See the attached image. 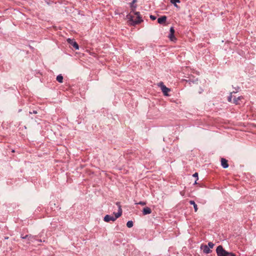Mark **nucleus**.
Segmentation results:
<instances>
[{
	"instance_id": "7ed1b4c3",
	"label": "nucleus",
	"mask_w": 256,
	"mask_h": 256,
	"mask_svg": "<svg viewBox=\"0 0 256 256\" xmlns=\"http://www.w3.org/2000/svg\"><path fill=\"white\" fill-rule=\"evenodd\" d=\"M216 252L218 256H236L234 254L226 251L221 245L216 248Z\"/></svg>"
},
{
	"instance_id": "2eb2a0df",
	"label": "nucleus",
	"mask_w": 256,
	"mask_h": 256,
	"mask_svg": "<svg viewBox=\"0 0 256 256\" xmlns=\"http://www.w3.org/2000/svg\"><path fill=\"white\" fill-rule=\"evenodd\" d=\"M170 2L172 4L176 7L178 8V6L176 4V3H180V0H170Z\"/></svg>"
},
{
	"instance_id": "dca6fc26",
	"label": "nucleus",
	"mask_w": 256,
	"mask_h": 256,
	"mask_svg": "<svg viewBox=\"0 0 256 256\" xmlns=\"http://www.w3.org/2000/svg\"><path fill=\"white\" fill-rule=\"evenodd\" d=\"M133 225H134V223H133L132 221V220H129L126 223V226L128 228H130L132 227Z\"/></svg>"
},
{
	"instance_id": "a211bd4d",
	"label": "nucleus",
	"mask_w": 256,
	"mask_h": 256,
	"mask_svg": "<svg viewBox=\"0 0 256 256\" xmlns=\"http://www.w3.org/2000/svg\"><path fill=\"white\" fill-rule=\"evenodd\" d=\"M208 247L210 248H213L214 246V244L212 242H209L208 243Z\"/></svg>"
},
{
	"instance_id": "39448f33",
	"label": "nucleus",
	"mask_w": 256,
	"mask_h": 256,
	"mask_svg": "<svg viewBox=\"0 0 256 256\" xmlns=\"http://www.w3.org/2000/svg\"><path fill=\"white\" fill-rule=\"evenodd\" d=\"M159 86L160 87L164 94L166 96H168V92L170 91V89L166 87L162 82L160 83Z\"/></svg>"
},
{
	"instance_id": "20e7f679",
	"label": "nucleus",
	"mask_w": 256,
	"mask_h": 256,
	"mask_svg": "<svg viewBox=\"0 0 256 256\" xmlns=\"http://www.w3.org/2000/svg\"><path fill=\"white\" fill-rule=\"evenodd\" d=\"M233 92H231L230 96L228 98V100L229 102H232L236 105L240 104L242 103V100L244 98L242 96L236 97L234 96Z\"/></svg>"
},
{
	"instance_id": "f8f14e48",
	"label": "nucleus",
	"mask_w": 256,
	"mask_h": 256,
	"mask_svg": "<svg viewBox=\"0 0 256 256\" xmlns=\"http://www.w3.org/2000/svg\"><path fill=\"white\" fill-rule=\"evenodd\" d=\"M166 16H162L158 19V22L160 24H162L166 22Z\"/></svg>"
},
{
	"instance_id": "f03ea898",
	"label": "nucleus",
	"mask_w": 256,
	"mask_h": 256,
	"mask_svg": "<svg viewBox=\"0 0 256 256\" xmlns=\"http://www.w3.org/2000/svg\"><path fill=\"white\" fill-rule=\"evenodd\" d=\"M134 15L130 14L128 16L130 20L132 22L133 25L138 24L142 22L139 12H133Z\"/></svg>"
},
{
	"instance_id": "423d86ee",
	"label": "nucleus",
	"mask_w": 256,
	"mask_h": 256,
	"mask_svg": "<svg viewBox=\"0 0 256 256\" xmlns=\"http://www.w3.org/2000/svg\"><path fill=\"white\" fill-rule=\"evenodd\" d=\"M67 42L68 44H70L76 50L79 49V46L77 42L74 40L70 38H68Z\"/></svg>"
},
{
	"instance_id": "0eeeda50",
	"label": "nucleus",
	"mask_w": 256,
	"mask_h": 256,
	"mask_svg": "<svg viewBox=\"0 0 256 256\" xmlns=\"http://www.w3.org/2000/svg\"><path fill=\"white\" fill-rule=\"evenodd\" d=\"M174 28L173 27H171L170 28V33L168 36V38L171 41H175L176 40V38L174 36Z\"/></svg>"
},
{
	"instance_id": "f3484780",
	"label": "nucleus",
	"mask_w": 256,
	"mask_h": 256,
	"mask_svg": "<svg viewBox=\"0 0 256 256\" xmlns=\"http://www.w3.org/2000/svg\"><path fill=\"white\" fill-rule=\"evenodd\" d=\"M140 204V205H142V206H145L146 205V202H136L135 204Z\"/></svg>"
},
{
	"instance_id": "4468645a",
	"label": "nucleus",
	"mask_w": 256,
	"mask_h": 256,
	"mask_svg": "<svg viewBox=\"0 0 256 256\" xmlns=\"http://www.w3.org/2000/svg\"><path fill=\"white\" fill-rule=\"evenodd\" d=\"M56 80L60 83L63 82V76L62 74H59L56 76Z\"/></svg>"
},
{
	"instance_id": "ddd939ff",
	"label": "nucleus",
	"mask_w": 256,
	"mask_h": 256,
	"mask_svg": "<svg viewBox=\"0 0 256 256\" xmlns=\"http://www.w3.org/2000/svg\"><path fill=\"white\" fill-rule=\"evenodd\" d=\"M190 204L192 205H193V206L194 209V212H196L198 211V208L196 204L195 203V202L194 200H190Z\"/></svg>"
},
{
	"instance_id": "6e6552de",
	"label": "nucleus",
	"mask_w": 256,
	"mask_h": 256,
	"mask_svg": "<svg viewBox=\"0 0 256 256\" xmlns=\"http://www.w3.org/2000/svg\"><path fill=\"white\" fill-rule=\"evenodd\" d=\"M200 248L203 250V252L205 254H208L212 252V250L207 245L202 246Z\"/></svg>"
},
{
	"instance_id": "f257e3e1",
	"label": "nucleus",
	"mask_w": 256,
	"mask_h": 256,
	"mask_svg": "<svg viewBox=\"0 0 256 256\" xmlns=\"http://www.w3.org/2000/svg\"><path fill=\"white\" fill-rule=\"evenodd\" d=\"M116 205H118V212L116 213H114V216L106 214L104 217V219L106 222H109L110 221L114 222L120 216H122V209L121 208V206L120 205V202H116Z\"/></svg>"
},
{
	"instance_id": "9d476101",
	"label": "nucleus",
	"mask_w": 256,
	"mask_h": 256,
	"mask_svg": "<svg viewBox=\"0 0 256 256\" xmlns=\"http://www.w3.org/2000/svg\"><path fill=\"white\" fill-rule=\"evenodd\" d=\"M221 165L224 168H228V160L224 158H221Z\"/></svg>"
},
{
	"instance_id": "aec40b11",
	"label": "nucleus",
	"mask_w": 256,
	"mask_h": 256,
	"mask_svg": "<svg viewBox=\"0 0 256 256\" xmlns=\"http://www.w3.org/2000/svg\"><path fill=\"white\" fill-rule=\"evenodd\" d=\"M150 18L152 20H155L156 19V16L153 15H150Z\"/></svg>"
},
{
	"instance_id": "5701e85b",
	"label": "nucleus",
	"mask_w": 256,
	"mask_h": 256,
	"mask_svg": "<svg viewBox=\"0 0 256 256\" xmlns=\"http://www.w3.org/2000/svg\"><path fill=\"white\" fill-rule=\"evenodd\" d=\"M254 252H256V250Z\"/></svg>"
},
{
	"instance_id": "4be33fe9",
	"label": "nucleus",
	"mask_w": 256,
	"mask_h": 256,
	"mask_svg": "<svg viewBox=\"0 0 256 256\" xmlns=\"http://www.w3.org/2000/svg\"><path fill=\"white\" fill-rule=\"evenodd\" d=\"M26 236H26L25 237H22V238H25Z\"/></svg>"
},
{
	"instance_id": "1a4fd4ad",
	"label": "nucleus",
	"mask_w": 256,
	"mask_h": 256,
	"mask_svg": "<svg viewBox=\"0 0 256 256\" xmlns=\"http://www.w3.org/2000/svg\"><path fill=\"white\" fill-rule=\"evenodd\" d=\"M136 2V0H133L132 2L130 3V8H131V12H136L135 10L136 8V4L135 3Z\"/></svg>"
},
{
	"instance_id": "6ab92c4d",
	"label": "nucleus",
	"mask_w": 256,
	"mask_h": 256,
	"mask_svg": "<svg viewBox=\"0 0 256 256\" xmlns=\"http://www.w3.org/2000/svg\"><path fill=\"white\" fill-rule=\"evenodd\" d=\"M193 176H194L195 178H196V180L194 182V184H196V180H198V172H195L193 174Z\"/></svg>"
},
{
	"instance_id": "9b49d317",
	"label": "nucleus",
	"mask_w": 256,
	"mask_h": 256,
	"mask_svg": "<svg viewBox=\"0 0 256 256\" xmlns=\"http://www.w3.org/2000/svg\"><path fill=\"white\" fill-rule=\"evenodd\" d=\"M152 213L151 209L148 207H145L143 208L142 214L144 215H146Z\"/></svg>"
},
{
	"instance_id": "412c9836",
	"label": "nucleus",
	"mask_w": 256,
	"mask_h": 256,
	"mask_svg": "<svg viewBox=\"0 0 256 256\" xmlns=\"http://www.w3.org/2000/svg\"><path fill=\"white\" fill-rule=\"evenodd\" d=\"M38 113L36 110H33L32 112H30V114H36Z\"/></svg>"
}]
</instances>
